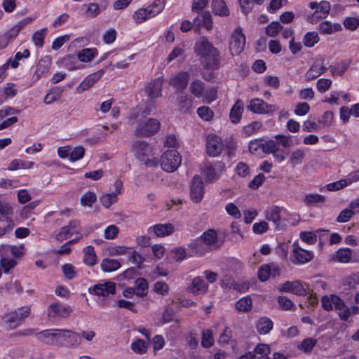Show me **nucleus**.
Listing matches in <instances>:
<instances>
[{
  "label": "nucleus",
  "instance_id": "7c9ffc66",
  "mask_svg": "<svg viewBox=\"0 0 359 359\" xmlns=\"http://www.w3.org/2000/svg\"><path fill=\"white\" fill-rule=\"evenodd\" d=\"M244 111L243 102L238 100L230 110L229 118L233 123H238L242 118Z\"/></svg>",
  "mask_w": 359,
  "mask_h": 359
},
{
  "label": "nucleus",
  "instance_id": "e433bc0d",
  "mask_svg": "<svg viewBox=\"0 0 359 359\" xmlns=\"http://www.w3.org/2000/svg\"><path fill=\"white\" fill-rule=\"evenodd\" d=\"M212 9L216 15L228 16L229 15V11L224 0H212Z\"/></svg>",
  "mask_w": 359,
  "mask_h": 359
},
{
  "label": "nucleus",
  "instance_id": "b1692460",
  "mask_svg": "<svg viewBox=\"0 0 359 359\" xmlns=\"http://www.w3.org/2000/svg\"><path fill=\"white\" fill-rule=\"evenodd\" d=\"M79 232V222L74 220L71 221L69 225L60 229V232L56 235V239L60 241L69 238L74 233Z\"/></svg>",
  "mask_w": 359,
  "mask_h": 359
},
{
  "label": "nucleus",
  "instance_id": "774afa93",
  "mask_svg": "<svg viewBox=\"0 0 359 359\" xmlns=\"http://www.w3.org/2000/svg\"><path fill=\"white\" fill-rule=\"evenodd\" d=\"M343 284L350 289L355 288L359 285V273H352L346 277L343 280Z\"/></svg>",
  "mask_w": 359,
  "mask_h": 359
},
{
  "label": "nucleus",
  "instance_id": "c85d7f7f",
  "mask_svg": "<svg viewBox=\"0 0 359 359\" xmlns=\"http://www.w3.org/2000/svg\"><path fill=\"white\" fill-rule=\"evenodd\" d=\"M175 231L174 226L170 224H158L150 226L148 233H154L157 237H165L172 234Z\"/></svg>",
  "mask_w": 359,
  "mask_h": 359
},
{
  "label": "nucleus",
  "instance_id": "9b49d317",
  "mask_svg": "<svg viewBox=\"0 0 359 359\" xmlns=\"http://www.w3.org/2000/svg\"><path fill=\"white\" fill-rule=\"evenodd\" d=\"M285 212V210L283 208L273 205L266 210V219L272 222L277 229H283L286 227L285 219H282Z\"/></svg>",
  "mask_w": 359,
  "mask_h": 359
},
{
  "label": "nucleus",
  "instance_id": "13d9d810",
  "mask_svg": "<svg viewBox=\"0 0 359 359\" xmlns=\"http://www.w3.org/2000/svg\"><path fill=\"white\" fill-rule=\"evenodd\" d=\"M319 41V36L316 32H307L303 38V43L305 46L311 48Z\"/></svg>",
  "mask_w": 359,
  "mask_h": 359
},
{
  "label": "nucleus",
  "instance_id": "4c0bfd02",
  "mask_svg": "<svg viewBox=\"0 0 359 359\" xmlns=\"http://www.w3.org/2000/svg\"><path fill=\"white\" fill-rule=\"evenodd\" d=\"M69 347L76 348L81 342V338L79 334L70 330H67L64 341Z\"/></svg>",
  "mask_w": 359,
  "mask_h": 359
},
{
  "label": "nucleus",
  "instance_id": "0eeeda50",
  "mask_svg": "<svg viewBox=\"0 0 359 359\" xmlns=\"http://www.w3.org/2000/svg\"><path fill=\"white\" fill-rule=\"evenodd\" d=\"M160 122L153 118L140 122L135 130L137 137H149L157 133L160 128Z\"/></svg>",
  "mask_w": 359,
  "mask_h": 359
},
{
  "label": "nucleus",
  "instance_id": "4d7b16f0",
  "mask_svg": "<svg viewBox=\"0 0 359 359\" xmlns=\"http://www.w3.org/2000/svg\"><path fill=\"white\" fill-rule=\"evenodd\" d=\"M165 0H154L152 4L147 7L150 11V15L153 18L159 14L164 8Z\"/></svg>",
  "mask_w": 359,
  "mask_h": 359
},
{
  "label": "nucleus",
  "instance_id": "338daca9",
  "mask_svg": "<svg viewBox=\"0 0 359 359\" xmlns=\"http://www.w3.org/2000/svg\"><path fill=\"white\" fill-rule=\"evenodd\" d=\"M317 340L313 338L304 339L298 346V348L303 352H310L316 346Z\"/></svg>",
  "mask_w": 359,
  "mask_h": 359
},
{
  "label": "nucleus",
  "instance_id": "ea45409f",
  "mask_svg": "<svg viewBox=\"0 0 359 359\" xmlns=\"http://www.w3.org/2000/svg\"><path fill=\"white\" fill-rule=\"evenodd\" d=\"M83 262L89 266H93L97 264V256L93 246L88 245L83 249Z\"/></svg>",
  "mask_w": 359,
  "mask_h": 359
},
{
  "label": "nucleus",
  "instance_id": "69168bd1",
  "mask_svg": "<svg viewBox=\"0 0 359 359\" xmlns=\"http://www.w3.org/2000/svg\"><path fill=\"white\" fill-rule=\"evenodd\" d=\"M132 350L137 354H144L147 352L148 344L142 339H137L131 344Z\"/></svg>",
  "mask_w": 359,
  "mask_h": 359
},
{
  "label": "nucleus",
  "instance_id": "bb28decb",
  "mask_svg": "<svg viewBox=\"0 0 359 359\" xmlns=\"http://www.w3.org/2000/svg\"><path fill=\"white\" fill-rule=\"evenodd\" d=\"M208 290V285L201 278L195 277L187 287V291L194 295L205 294Z\"/></svg>",
  "mask_w": 359,
  "mask_h": 359
},
{
  "label": "nucleus",
  "instance_id": "603ef678",
  "mask_svg": "<svg viewBox=\"0 0 359 359\" xmlns=\"http://www.w3.org/2000/svg\"><path fill=\"white\" fill-rule=\"evenodd\" d=\"M192 105V99L187 95H182L177 98V106L180 111H188Z\"/></svg>",
  "mask_w": 359,
  "mask_h": 359
},
{
  "label": "nucleus",
  "instance_id": "f3484780",
  "mask_svg": "<svg viewBox=\"0 0 359 359\" xmlns=\"http://www.w3.org/2000/svg\"><path fill=\"white\" fill-rule=\"evenodd\" d=\"M51 65V59L49 56L41 58L36 65V69L33 74V79L36 81L41 77L46 76L49 72Z\"/></svg>",
  "mask_w": 359,
  "mask_h": 359
},
{
  "label": "nucleus",
  "instance_id": "c756f323",
  "mask_svg": "<svg viewBox=\"0 0 359 359\" xmlns=\"http://www.w3.org/2000/svg\"><path fill=\"white\" fill-rule=\"evenodd\" d=\"M104 73V70H98L97 72L89 74L86 76L78 87V91L82 93L90 88L97 81H98Z\"/></svg>",
  "mask_w": 359,
  "mask_h": 359
},
{
  "label": "nucleus",
  "instance_id": "0e129e2a",
  "mask_svg": "<svg viewBox=\"0 0 359 359\" xmlns=\"http://www.w3.org/2000/svg\"><path fill=\"white\" fill-rule=\"evenodd\" d=\"M304 157L305 153L304 150L298 149L291 153L290 156V161L293 165V166H295L297 165L301 164Z\"/></svg>",
  "mask_w": 359,
  "mask_h": 359
},
{
  "label": "nucleus",
  "instance_id": "c03bdc74",
  "mask_svg": "<svg viewBox=\"0 0 359 359\" xmlns=\"http://www.w3.org/2000/svg\"><path fill=\"white\" fill-rule=\"evenodd\" d=\"M252 301L249 296L240 299L236 303V309L238 312L247 313L252 309Z\"/></svg>",
  "mask_w": 359,
  "mask_h": 359
},
{
  "label": "nucleus",
  "instance_id": "4be33fe9",
  "mask_svg": "<svg viewBox=\"0 0 359 359\" xmlns=\"http://www.w3.org/2000/svg\"><path fill=\"white\" fill-rule=\"evenodd\" d=\"M13 208L11 205L7 201H0V222L5 221L8 225V229H12L13 226Z\"/></svg>",
  "mask_w": 359,
  "mask_h": 359
},
{
  "label": "nucleus",
  "instance_id": "ddd939ff",
  "mask_svg": "<svg viewBox=\"0 0 359 359\" xmlns=\"http://www.w3.org/2000/svg\"><path fill=\"white\" fill-rule=\"evenodd\" d=\"M206 150L209 156H219L223 150V143L221 138L216 135H209L207 137Z\"/></svg>",
  "mask_w": 359,
  "mask_h": 359
},
{
  "label": "nucleus",
  "instance_id": "39448f33",
  "mask_svg": "<svg viewBox=\"0 0 359 359\" xmlns=\"http://www.w3.org/2000/svg\"><path fill=\"white\" fill-rule=\"evenodd\" d=\"M30 314V308L25 306L14 310L12 312L6 313L4 318L5 326L13 330L21 325L22 321Z\"/></svg>",
  "mask_w": 359,
  "mask_h": 359
},
{
  "label": "nucleus",
  "instance_id": "dca6fc26",
  "mask_svg": "<svg viewBox=\"0 0 359 359\" xmlns=\"http://www.w3.org/2000/svg\"><path fill=\"white\" fill-rule=\"evenodd\" d=\"M163 79L161 77L156 78L149 83L145 87V92L150 99H156L162 95V88Z\"/></svg>",
  "mask_w": 359,
  "mask_h": 359
},
{
  "label": "nucleus",
  "instance_id": "a19ab883",
  "mask_svg": "<svg viewBox=\"0 0 359 359\" xmlns=\"http://www.w3.org/2000/svg\"><path fill=\"white\" fill-rule=\"evenodd\" d=\"M133 289L135 290L136 295L137 297H143L148 293V283L144 278H137L135 281Z\"/></svg>",
  "mask_w": 359,
  "mask_h": 359
},
{
  "label": "nucleus",
  "instance_id": "20e7f679",
  "mask_svg": "<svg viewBox=\"0 0 359 359\" xmlns=\"http://www.w3.org/2000/svg\"><path fill=\"white\" fill-rule=\"evenodd\" d=\"M189 89L195 97H202L203 101L208 104H210L217 98V88L215 87L206 88L205 83L199 79L192 81Z\"/></svg>",
  "mask_w": 359,
  "mask_h": 359
},
{
  "label": "nucleus",
  "instance_id": "2f4dec72",
  "mask_svg": "<svg viewBox=\"0 0 359 359\" xmlns=\"http://www.w3.org/2000/svg\"><path fill=\"white\" fill-rule=\"evenodd\" d=\"M318 29L323 34H332L342 30V27L338 22H331L326 20L320 23Z\"/></svg>",
  "mask_w": 359,
  "mask_h": 359
},
{
  "label": "nucleus",
  "instance_id": "f03ea898",
  "mask_svg": "<svg viewBox=\"0 0 359 359\" xmlns=\"http://www.w3.org/2000/svg\"><path fill=\"white\" fill-rule=\"evenodd\" d=\"M132 151L135 156L144 163L147 167H156L158 160L155 157L154 148L144 141H136L133 144Z\"/></svg>",
  "mask_w": 359,
  "mask_h": 359
},
{
  "label": "nucleus",
  "instance_id": "6e6d98bb",
  "mask_svg": "<svg viewBox=\"0 0 359 359\" xmlns=\"http://www.w3.org/2000/svg\"><path fill=\"white\" fill-rule=\"evenodd\" d=\"M133 19L137 23H141L151 18L150 11L147 8H142L136 11L133 15Z\"/></svg>",
  "mask_w": 359,
  "mask_h": 359
},
{
  "label": "nucleus",
  "instance_id": "09e8293b",
  "mask_svg": "<svg viewBox=\"0 0 359 359\" xmlns=\"http://www.w3.org/2000/svg\"><path fill=\"white\" fill-rule=\"evenodd\" d=\"M97 55L95 48H85L78 53V59L83 62H90Z\"/></svg>",
  "mask_w": 359,
  "mask_h": 359
},
{
  "label": "nucleus",
  "instance_id": "a18cd8bd",
  "mask_svg": "<svg viewBox=\"0 0 359 359\" xmlns=\"http://www.w3.org/2000/svg\"><path fill=\"white\" fill-rule=\"evenodd\" d=\"M334 310L338 313L341 319L344 320H347L351 313V310L346 306L344 302L341 298L337 301Z\"/></svg>",
  "mask_w": 359,
  "mask_h": 359
},
{
  "label": "nucleus",
  "instance_id": "79ce46f5",
  "mask_svg": "<svg viewBox=\"0 0 359 359\" xmlns=\"http://www.w3.org/2000/svg\"><path fill=\"white\" fill-rule=\"evenodd\" d=\"M34 165V163L33 161L14 159L10 163L8 168L9 170H16L18 169H30L33 168Z\"/></svg>",
  "mask_w": 359,
  "mask_h": 359
},
{
  "label": "nucleus",
  "instance_id": "bf43d9fd",
  "mask_svg": "<svg viewBox=\"0 0 359 359\" xmlns=\"http://www.w3.org/2000/svg\"><path fill=\"white\" fill-rule=\"evenodd\" d=\"M309 284L312 287V290L315 291L316 292L325 291L327 287V283L318 277L311 278Z\"/></svg>",
  "mask_w": 359,
  "mask_h": 359
},
{
  "label": "nucleus",
  "instance_id": "f704fd0d",
  "mask_svg": "<svg viewBox=\"0 0 359 359\" xmlns=\"http://www.w3.org/2000/svg\"><path fill=\"white\" fill-rule=\"evenodd\" d=\"M194 22L197 26L204 27L208 30H210L212 28V16L209 12L201 13L195 18Z\"/></svg>",
  "mask_w": 359,
  "mask_h": 359
},
{
  "label": "nucleus",
  "instance_id": "e2e57ef3",
  "mask_svg": "<svg viewBox=\"0 0 359 359\" xmlns=\"http://www.w3.org/2000/svg\"><path fill=\"white\" fill-rule=\"evenodd\" d=\"M214 344V337L212 330H205L202 332L201 345L205 348H210Z\"/></svg>",
  "mask_w": 359,
  "mask_h": 359
},
{
  "label": "nucleus",
  "instance_id": "c9c22d12",
  "mask_svg": "<svg viewBox=\"0 0 359 359\" xmlns=\"http://www.w3.org/2000/svg\"><path fill=\"white\" fill-rule=\"evenodd\" d=\"M252 353H254V359H271L269 356L271 353V348L268 344H257Z\"/></svg>",
  "mask_w": 359,
  "mask_h": 359
},
{
  "label": "nucleus",
  "instance_id": "aec40b11",
  "mask_svg": "<svg viewBox=\"0 0 359 359\" xmlns=\"http://www.w3.org/2000/svg\"><path fill=\"white\" fill-rule=\"evenodd\" d=\"M72 312V309L68 306H65L59 302L52 303L47 309L48 317L54 318L55 316L65 318Z\"/></svg>",
  "mask_w": 359,
  "mask_h": 359
},
{
  "label": "nucleus",
  "instance_id": "a211bd4d",
  "mask_svg": "<svg viewBox=\"0 0 359 359\" xmlns=\"http://www.w3.org/2000/svg\"><path fill=\"white\" fill-rule=\"evenodd\" d=\"M279 275L280 268L274 263L264 264L258 270V278L262 282L267 280L270 276L276 277Z\"/></svg>",
  "mask_w": 359,
  "mask_h": 359
},
{
  "label": "nucleus",
  "instance_id": "de8ad7c7",
  "mask_svg": "<svg viewBox=\"0 0 359 359\" xmlns=\"http://www.w3.org/2000/svg\"><path fill=\"white\" fill-rule=\"evenodd\" d=\"M339 297L335 294H331L330 296H323L322 297V307L326 311H330L335 309L336 304L339 301Z\"/></svg>",
  "mask_w": 359,
  "mask_h": 359
},
{
  "label": "nucleus",
  "instance_id": "864d4df0",
  "mask_svg": "<svg viewBox=\"0 0 359 359\" xmlns=\"http://www.w3.org/2000/svg\"><path fill=\"white\" fill-rule=\"evenodd\" d=\"M325 201V197L318 194H306L304 198V203L307 205H316L318 203H323Z\"/></svg>",
  "mask_w": 359,
  "mask_h": 359
},
{
  "label": "nucleus",
  "instance_id": "6ab92c4d",
  "mask_svg": "<svg viewBox=\"0 0 359 359\" xmlns=\"http://www.w3.org/2000/svg\"><path fill=\"white\" fill-rule=\"evenodd\" d=\"M330 259L333 262L344 264L349 262H359V259H353L352 250L348 248H339L331 256Z\"/></svg>",
  "mask_w": 359,
  "mask_h": 359
},
{
  "label": "nucleus",
  "instance_id": "4468645a",
  "mask_svg": "<svg viewBox=\"0 0 359 359\" xmlns=\"http://www.w3.org/2000/svg\"><path fill=\"white\" fill-rule=\"evenodd\" d=\"M204 196V187L201 178L194 176L190 187V197L194 203H199Z\"/></svg>",
  "mask_w": 359,
  "mask_h": 359
},
{
  "label": "nucleus",
  "instance_id": "3c124183",
  "mask_svg": "<svg viewBox=\"0 0 359 359\" xmlns=\"http://www.w3.org/2000/svg\"><path fill=\"white\" fill-rule=\"evenodd\" d=\"M283 30V26L277 21H273L265 27V34L269 37H276Z\"/></svg>",
  "mask_w": 359,
  "mask_h": 359
},
{
  "label": "nucleus",
  "instance_id": "2eb2a0df",
  "mask_svg": "<svg viewBox=\"0 0 359 359\" xmlns=\"http://www.w3.org/2000/svg\"><path fill=\"white\" fill-rule=\"evenodd\" d=\"M187 251L189 256L201 257L210 252L203 243L200 237L189 242L187 245Z\"/></svg>",
  "mask_w": 359,
  "mask_h": 359
},
{
  "label": "nucleus",
  "instance_id": "58836bf2",
  "mask_svg": "<svg viewBox=\"0 0 359 359\" xmlns=\"http://www.w3.org/2000/svg\"><path fill=\"white\" fill-rule=\"evenodd\" d=\"M222 173V168L220 166L212 165L211 164L207 165L205 168L206 180L209 182H212L217 180Z\"/></svg>",
  "mask_w": 359,
  "mask_h": 359
},
{
  "label": "nucleus",
  "instance_id": "052dcab7",
  "mask_svg": "<svg viewBox=\"0 0 359 359\" xmlns=\"http://www.w3.org/2000/svg\"><path fill=\"white\" fill-rule=\"evenodd\" d=\"M62 95V90L59 88H53L46 95L43 102L46 104H50L58 100Z\"/></svg>",
  "mask_w": 359,
  "mask_h": 359
},
{
  "label": "nucleus",
  "instance_id": "9d476101",
  "mask_svg": "<svg viewBox=\"0 0 359 359\" xmlns=\"http://www.w3.org/2000/svg\"><path fill=\"white\" fill-rule=\"evenodd\" d=\"M245 46V36L240 27L236 29L231 34L229 50L231 55H239Z\"/></svg>",
  "mask_w": 359,
  "mask_h": 359
},
{
  "label": "nucleus",
  "instance_id": "7ed1b4c3",
  "mask_svg": "<svg viewBox=\"0 0 359 359\" xmlns=\"http://www.w3.org/2000/svg\"><path fill=\"white\" fill-rule=\"evenodd\" d=\"M23 248L21 246L2 245L0 247L1 266L8 273L16 264L15 258L22 255Z\"/></svg>",
  "mask_w": 359,
  "mask_h": 359
},
{
  "label": "nucleus",
  "instance_id": "473e14b6",
  "mask_svg": "<svg viewBox=\"0 0 359 359\" xmlns=\"http://www.w3.org/2000/svg\"><path fill=\"white\" fill-rule=\"evenodd\" d=\"M55 329H48L36 333L38 340L46 344H57Z\"/></svg>",
  "mask_w": 359,
  "mask_h": 359
},
{
  "label": "nucleus",
  "instance_id": "72a5a7b5",
  "mask_svg": "<svg viewBox=\"0 0 359 359\" xmlns=\"http://www.w3.org/2000/svg\"><path fill=\"white\" fill-rule=\"evenodd\" d=\"M273 327V321L268 317H261L256 323V329L260 334H268Z\"/></svg>",
  "mask_w": 359,
  "mask_h": 359
},
{
  "label": "nucleus",
  "instance_id": "412c9836",
  "mask_svg": "<svg viewBox=\"0 0 359 359\" xmlns=\"http://www.w3.org/2000/svg\"><path fill=\"white\" fill-rule=\"evenodd\" d=\"M327 70V67L324 66L323 61H315L304 74V78L306 81H312L323 74Z\"/></svg>",
  "mask_w": 359,
  "mask_h": 359
},
{
  "label": "nucleus",
  "instance_id": "cd10ccee",
  "mask_svg": "<svg viewBox=\"0 0 359 359\" xmlns=\"http://www.w3.org/2000/svg\"><path fill=\"white\" fill-rule=\"evenodd\" d=\"M93 292L97 296L107 297L113 294L116 291V285L113 282H105L95 285L93 289Z\"/></svg>",
  "mask_w": 359,
  "mask_h": 359
},
{
  "label": "nucleus",
  "instance_id": "393cba45",
  "mask_svg": "<svg viewBox=\"0 0 359 359\" xmlns=\"http://www.w3.org/2000/svg\"><path fill=\"white\" fill-rule=\"evenodd\" d=\"M189 74L187 72H180L173 76L169 81V84L177 90H182L187 86Z\"/></svg>",
  "mask_w": 359,
  "mask_h": 359
},
{
  "label": "nucleus",
  "instance_id": "1a4fd4ad",
  "mask_svg": "<svg viewBox=\"0 0 359 359\" xmlns=\"http://www.w3.org/2000/svg\"><path fill=\"white\" fill-rule=\"evenodd\" d=\"M309 7L316 9L315 13L307 18L308 22L311 23H316L319 19L326 18L330 10V4L327 1H322L319 4L311 2Z\"/></svg>",
  "mask_w": 359,
  "mask_h": 359
},
{
  "label": "nucleus",
  "instance_id": "680f3d73",
  "mask_svg": "<svg viewBox=\"0 0 359 359\" xmlns=\"http://www.w3.org/2000/svg\"><path fill=\"white\" fill-rule=\"evenodd\" d=\"M47 34V29L43 28L36 31L32 36V41L37 47H42L44 43V39Z\"/></svg>",
  "mask_w": 359,
  "mask_h": 359
},
{
  "label": "nucleus",
  "instance_id": "5fc2aeb1",
  "mask_svg": "<svg viewBox=\"0 0 359 359\" xmlns=\"http://www.w3.org/2000/svg\"><path fill=\"white\" fill-rule=\"evenodd\" d=\"M348 67V62L346 61H341L339 63H337L334 65L330 66L329 69L330 70L331 74L334 76H341L347 70Z\"/></svg>",
  "mask_w": 359,
  "mask_h": 359
},
{
  "label": "nucleus",
  "instance_id": "423d86ee",
  "mask_svg": "<svg viewBox=\"0 0 359 359\" xmlns=\"http://www.w3.org/2000/svg\"><path fill=\"white\" fill-rule=\"evenodd\" d=\"M182 157L180 153L175 149H169L161 156L160 164L162 169L166 172L175 171L180 165Z\"/></svg>",
  "mask_w": 359,
  "mask_h": 359
},
{
  "label": "nucleus",
  "instance_id": "f257e3e1",
  "mask_svg": "<svg viewBox=\"0 0 359 359\" xmlns=\"http://www.w3.org/2000/svg\"><path fill=\"white\" fill-rule=\"evenodd\" d=\"M194 50L205 69L216 70L219 68L221 65L220 52L208 37H200L194 43Z\"/></svg>",
  "mask_w": 359,
  "mask_h": 359
},
{
  "label": "nucleus",
  "instance_id": "37998d69",
  "mask_svg": "<svg viewBox=\"0 0 359 359\" xmlns=\"http://www.w3.org/2000/svg\"><path fill=\"white\" fill-rule=\"evenodd\" d=\"M101 267L105 272H112L121 267V263L117 259L106 258L102 261Z\"/></svg>",
  "mask_w": 359,
  "mask_h": 359
},
{
  "label": "nucleus",
  "instance_id": "6e6552de",
  "mask_svg": "<svg viewBox=\"0 0 359 359\" xmlns=\"http://www.w3.org/2000/svg\"><path fill=\"white\" fill-rule=\"evenodd\" d=\"M247 109L257 114H272L277 111L279 107L276 104H269L262 99L254 98L250 100Z\"/></svg>",
  "mask_w": 359,
  "mask_h": 359
},
{
  "label": "nucleus",
  "instance_id": "5701e85b",
  "mask_svg": "<svg viewBox=\"0 0 359 359\" xmlns=\"http://www.w3.org/2000/svg\"><path fill=\"white\" fill-rule=\"evenodd\" d=\"M200 238L210 251L219 247L217 233L214 229H208L203 233Z\"/></svg>",
  "mask_w": 359,
  "mask_h": 359
},
{
  "label": "nucleus",
  "instance_id": "a878e982",
  "mask_svg": "<svg viewBox=\"0 0 359 359\" xmlns=\"http://www.w3.org/2000/svg\"><path fill=\"white\" fill-rule=\"evenodd\" d=\"M281 292H292L296 295L303 296L305 295L306 292V289L302 285L300 281H286L284 283L279 289Z\"/></svg>",
  "mask_w": 359,
  "mask_h": 359
},
{
  "label": "nucleus",
  "instance_id": "49530a36",
  "mask_svg": "<svg viewBox=\"0 0 359 359\" xmlns=\"http://www.w3.org/2000/svg\"><path fill=\"white\" fill-rule=\"evenodd\" d=\"M249 151L251 154L257 156L264 154V140H254L249 144Z\"/></svg>",
  "mask_w": 359,
  "mask_h": 359
},
{
  "label": "nucleus",
  "instance_id": "f8f14e48",
  "mask_svg": "<svg viewBox=\"0 0 359 359\" xmlns=\"http://www.w3.org/2000/svg\"><path fill=\"white\" fill-rule=\"evenodd\" d=\"M290 260L294 264H304L311 261L314 257L313 252L304 250L293 244Z\"/></svg>",
  "mask_w": 359,
  "mask_h": 359
},
{
  "label": "nucleus",
  "instance_id": "8fccbe9b",
  "mask_svg": "<svg viewBox=\"0 0 359 359\" xmlns=\"http://www.w3.org/2000/svg\"><path fill=\"white\" fill-rule=\"evenodd\" d=\"M20 30V27L19 26H15L12 27L1 39L0 41V48H6L9 41L15 37H16Z\"/></svg>",
  "mask_w": 359,
  "mask_h": 359
}]
</instances>
